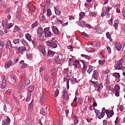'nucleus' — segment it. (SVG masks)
I'll return each mask as SVG.
<instances>
[{
  "label": "nucleus",
  "instance_id": "nucleus-1",
  "mask_svg": "<svg viewBox=\"0 0 125 125\" xmlns=\"http://www.w3.org/2000/svg\"><path fill=\"white\" fill-rule=\"evenodd\" d=\"M57 41L55 40L54 38H52L51 41H46V43L49 46H51V47L53 48H56L57 47Z\"/></svg>",
  "mask_w": 125,
  "mask_h": 125
},
{
  "label": "nucleus",
  "instance_id": "nucleus-2",
  "mask_svg": "<svg viewBox=\"0 0 125 125\" xmlns=\"http://www.w3.org/2000/svg\"><path fill=\"white\" fill-rule=\"evenodd\" d=\"M123 62H124L123 59L118 61L114 65L115 69L116 70H121V69H123Z\"/></svg>",
  "mask_w": 125,
  "mask_h": 125
},
{
  "label": "nucleus",
  "instance_id": "nucleus-3",
  "mask_svg": "<svg viewBox=\"0 0 125 125\" xmlns=\"http://www.w3.org/2000/svg\"><path fill=\"white\" fill-rule=\"evenodd\" d=\"M2 26L3 28H4L5 27L6 29H10V28H12V27H13V23H8L7 20H4L2 21Z\"/></svg>",
  "mask_w": 125,
  "mask_h": 125
},
{
  "label": "nucleus",
  "instance_id": "nucleus-4",
  "mask_svg": "<svg viewBox=\"0 0 125 125\" xmlns=\"http://www.w3.org/2000/svg\"><path fill=\"white\" fill-rule=\"evenodd\" d=\"M44 33L45 38H50V37L52 36V34L51 33V31H50L49 27L44 28Z\"/></svg>",
  "mask_w": 125,
  "mask_h": 125
},
{
  "label": "nucleus",
  "instance_id": "nucleus-5",
  "mask_svg": "<svg viewBox=\"0 0 125 125\" xmlns=\"http://www.w3.org/2000/svg\"><path fill=\"white\" fill-rule=\"evenodd\" d=\"M1 82L0 87L2 89L5 88V85H6V80H5V76L4 75H2L1 77Z\"/></svg>",
  "mask_w": 125,
  "mask_h": 125
},
{
  "label": "nucleus",
  "instance_id": "nucleus-6",
  "mask_svg": "<svg viewBox=\"0 0 125 125\" xmlns=\"http://www.w3.org/2000/svg\"><path fill=\"white\" fill-rule=\"evenodd\" d=\"M106 111V108L105 107H103L102 109L101 112H100V114L97 116V117L99 119V120H101L102 118H104V116H105V112Z\"/></svg>",
  "mask_w": 125,
  "mask_h": 125
},
{
  "label": "nucleus",
  "instance_id": "nucleus-7",
  "mask_svg": "<svg viewBox=\"0 0 125 125\" xmlns=\"http://www.w3.org/2000/svg\"><path fill=\"white\" fill-rule=\"evenodd\" d=\"M107 115V118H112L114 116V110L107 109L105 111Z\"/></svg>",
  "mask_w": 125,
  "mask_h": 125
},
{
  "label": "nucleus",
  "instance_id": "nucleus-8",
  "mask_svg": "<svg viewBox=\"0 0 125 125\" xmlns=\"http://www.w3.org/2000/svg\"><path fill=\"white\" fill-rule=\"evenodd\" d=\"M90 83H92L91 85L94 84V86L95 87H103V85H102V83H98V82H94L92 80H91Z\"/></svg>",
  "mask_w": 125,
  "mask_h": 125
},
{
  "label": "nucleus",
  "instance_id": "nucleus-9",
  "mask_svg": "<svg viewBox=\"0 0 125 125\" xmlns=\"http://www.w3.org/2000/svg\"><path fill=\"white\" fill-rule=\"evenodd\" d=\"M44 33V31L42 28H39L37 30V35L39 38H42V35Z\"/></svg>",
  "mask_w": 125,
  "mask_h": 125
},
{
  "label": "nucleus",
  "instance_id": "nucleus-10",
  "mask_svg": "<svg viewBox=\"0 0 125 125\" xmlns=\"http://www.w3.org/2000/svg\"><path fill=\"white\" fill-rule=\"evenodd\" d=\"M25 87H26L25 84L22 83V82L20 81L19 83V89L21 91V90H23V89H25Z\"/></svg>",
  "mask_w": 125,
  "mask_h": 125
},
{
  "label": "nucleus",
  "instance_id": "nucleus-11",
  "mask_svg": "<svg viewBox=\"0 0 125 125\" xmlns=\"http://www.w3.org/2000/svg\"><path fill=\"white\" fill-rule=\"evenodd\" d=\"M113 77H115L116 80H117V82L119 83L120 82V78H121V76L120 75V73L118 72H115L113 74Z\"/></svg>",
  "mask_w": 125,
  "mask_h": 125
},
{
  "label": "nucleus",
  "instance_id": "nucleus-12",
  "mask_svg": "<svg viewBox=\"0 0 125 125\" xmlns=\"http://www.w3.org/2000/svg\"><path fill=\"white\" fill-rule=\"evenodd\" d=\"M115 46L118 51H121V50L122 49V45H121V43L116 42H115Z\"/></svg>",
  "mask_w": 125,
  "mask_h": 125
},
{
  "label": "nucleus",
  "instance_id": "nucleus-13",
  "mask_svg": "<svg viewBox=\"0 0 125 125\" xmlns=\"http://www.w3.org/2000/svg\"><path fill=\"white\" fill-rule=\"evenodd\" d=\"M5 47H6V48H8L9 49H10L13 47V46H12V43H11V41H10V40H9L8 42H7Z\"/></svg>",
  "mask_w": 125,
  "mask_h": 125
},
{
  "label": "nucleus",
  "instance_id": "nucleus-14",
  "mask_svg": "<svg viewBox=\"0 0 125 125\" xmlns=\"http://www.w3.org/2000/svg\"><path fill=\"white\" fill-rule=\"evenodd\" d=\"M10 118L9 117H7V118L3 121V124L2 125H10V122H11Z\"/></svg>",
  "mask_w": 125,
  "mask_h": 125
},
{
  "label": "nucleus",
  "instance_id": "nucleus-15",
  "mask_svg": "<svg viewBox=\"0 0 125 125\" xmlns=\"http://www.w3.org/2000/svg\"><path fill=\"white\" fill-rule=\"evenodd\" d=\"M52 31L54 33V34H55V35H59V30H58V28H57V27L55 26H53L52 27Z\"/></svg>",
  "mask_w": 125,
  "mask_h": 125
},
{
  "label": "nucleus",
  "instance_id": "nucleus-16",
  "mask_svg": "<svg viewBox=\"0 0 125 125\" xmlns=\"http://www.w3.org/2000/svg\"><path fill=\"white\" fill-rule=\"evenodd\" d=\"M62 97L64 98L65 100H69V96L68 95V93H67V91L65 90H63L62 91Z\"/></svg>",
  "mask_w": 125,
  "mask_h": 125
},
{
  "label": "nucleus",
  "instance_id": "nucleus-17",
  "mask_svg": "<svg viewBox=\"0 0 125 125\" xmlns=\"http://www.w3.org/2000/svg\"><path fill=\"white\" fill-rule=\"evenodd\" d=\"M92 78H94V80H96V81L98 80V73H97V71L94 70Z\"/></svg>",
  "mask_w": 125,
  "mask_h": 125
},
{
  "label": "nucleus",
  "instance_id": "nucleus-18",
  "mask_svg": "<svg viewBox=\"0 0 125 125\" xmlns=\"http://www.w3.org/2000/svg\"><path fill=\"white\" fill-rule=\"evenodd\" d=\"M39 48L40 51H41L43 56H45V50L44 49V48L42 47V46H40Z\"/></svg>",
  "mask_w": 125,
  "mask_h": 125
},
{
  "label": "nucleus",
  "instance_id": "nucleus-19",
  "mask_svg": "<svg viewBox=\"0 0 125 125\" xmlns=\"http://www.w3.org/2000/svg\"><path fill=\"white\" fill-rule=\"evenodd\" d=\"M72 64L73 65L76 67V68H79V67H81V63H80V61H75V62Z\"/></svg>",
  "mask_w": 125,
  "mask_h": 125
},
{
  "label": "nucleus",
  "instance_id": "nucleus-20",
  "mask_svg": "<svg viewBox=\"0 0 125 125\" xmlns=\"http://www.w3.org/2000/svg\"><path fill=\"white\" fill-rule=\"evenodd\" d=\"M10 66H12V62H11V61H8L6 62L4 67L6 68H9Z\"/></svg>",
  "mask_w": 125,
  "mask_h": 125
},
{
  "label": "nucleus",
  "instance_id": "nucleus-21",
  "mask_svg": "<svg viewBox=\"0 0 125 125\" xmlns=\"http://www.w3.org/2000/svg\"><path fill=\"white\" fill-rule=\"evenodd\" d=\"M56 56H57L55 58V60L56 62H57V63L58 64H60L61 63V60H60V59H59V55H58V54H56Z\"/></svg>",
  "mask_w": 125,
  "mask_h": 125
},
{
  "label": "nucleus",
  "instance_id": "nucleus-22",
  "mask_svg": "<svg viewBox=\"0 0 125 125\" xmlns=\"http://www.w3.org/2000/svg\"><path fill=\"white\" fill-rule=\"evenodd\" d=\"M54 53H55V52L51 50H48L47 55L50 56V57H52L53 56H54Z\"/></svg>",
  "mask_w": 125,
  "mask_h": 125
},
{
  "label": "nucleus",
  "instance_id": "nucleus-23",
  "mask_svg": "<svg viewBox=\"0 0 125 125\" xmlns=\"http://www.w3.org/2000/svg\"><path fill=\"white\" fill-rule=\"evenodd\" d=\"M119 26V20H116L114 21V24L113 26L114 27L115 30H117V27Z\"/></svg>",
  "mask_w": 125,
  "mask_h": 125
},
{
  "label": "nucleus",
  "instance_id": "nucleus-24",
  "mask_svg": "<svg viewBox=\"0 0 125 125\" xmlns=\"http://www.w3.org/2000/svg\"><path fill=\"white\" fill-rule=\"evenodd\" d=\"M25 38L26 40L29 41V42H31V41H32V36H31V35L29 33L25 34Z\"/></svg>",
  "mask_w": 125,
  "mask_h": 125
},
{
  "label": "nucleus",
  "instance_id": "nucleus-25",
  "mask_svg": "<svg viewBox=\"0 0 125 125\" xmlns=\"http://www.w3.org/2000/svg\"><path fill=\"white\" fill-rule=\"evenodd\" d=\"M34 99H33L30 104L28 105V110H32L34 106Z\"/></svg>",
  "mask_w": 125,
  "mask_h": 125
},
{
  "label": "nucleus",
  "instance_id": "nucleus-26",
  "mask_svg": "<svg viewBox=\"0 0 125 125\" xmlns=\"http://www.w3.org/2000/svg\"><path fill=\"white\" fill-rule=\"evenodd\" d=\"M78 25L82 27V28H84V25H85V21H82L81 22H78Z\"/></svg>",
  "mask_w": 125,
  "mask_h": 125
},
{
  "label": "nucleus",
  "instance_id": "nucleus-27",
  "mask_svg": "<svg viewBox=\"0 0 125 125\" xmlns=\"http://www.w3.org/2000/svg\"><path fill=\"white\" fill-rule=\"evenodd\" d=\"M68 69H66L65 70V74H67L66 75V78L67 79V80H70V79H71V73H68Z\"/></svg>",
  "mask_w": 125,
  "mask_h": 125
},
{
  "label": "nucleus",
  "instance_id": "nucleus-28",
  "mask_svg": "<svg viewBox=\"0 0 125 125\" xmlns=\"http://www.w3.org/2000/svg\"><path fill=\"white\" fill-rule=\"evenodd\" d=\"M79 16H80L79 20H82V19H83V17L85 16V14L83 12H81L79 14Z\"/></svg>",
  "mask_w": 125,
  "mask_h": 125
},
{
  "label": "nucleus",
  "instance_id": "nucleus-29",
  "mask_svg": "<svg viewBox=\"0 0 125 125\" xmlns=\"http://www.w3.org/2000/svg\"><path fill=\"white\" fill-rule=\"evenodd\" d=\"M11 77V80L12 81V82L15 83H16V78H15V76H14V75L12 74L10 76Z\"/></svg>",
  "mask_w": 125,
  "mask_h": 125
},
{
  "label": "nucleus",
  "instance_id": "nucleus-30",
  "mask_svg": "<svg viewBox=\"0 0 125 125\" xmlns=\"http://www.w3.org/2000/svg\"><path fill=\"white\" fill-rule=\"evenodd\" d=\"M34 86H30L28 87V92L29 94H31L33 91H34Z\"/></svg>",
  "mask_w": 125,
  "mask_h": 125
},
{
  "label": "nucleus",
  "instance_id": "nucleus-31",
  "mask_svg": "<svg viewBox=\"0 0 125 125\" xmlns=\"http://www.w3.org/2000/svg\"><path fill=\"white\" fill-rule=\"evenodd\" d=\"M45 20V16L43 14H41L40 15V21H42Z\"/></svg>",
  "mask_w": 125,
  "mask_h": 125
},
{
  "label": "nucleus",
  "instance_id": "nucleus-32",
  "mask_svg": "<svg viewBox=\"0 0 125 125\" xmlns=\"http://www.w3.org/2000/svg\"><path fill=\"white\" fill-rule=\"evenodd\" d=\"M39 25V22L38 21H36L34 23H33L31 25L32 29H34L35 28V27H37Z\"/></svg>",
  "mask_w": 125,
  "mask_h": 125
},
{
  "label": "nucleus",
  "instance_id": "nucleus-33",
  "mask_svg": "<svg viewBox=\"0 0 125 125\" xmlns=\"http://www.w3.org/2000/svg\"><path fill=\"white\" fill-rule=\"evenodd\" d=\"M26 47H25L24 46H23L22 47H21V54H24V53L25 52V51H26Z\"/></svg>",
  "mask_w": 125,
  "mask_h": 125
},
{
  "label": "nucleus",
  "instance_id": "nucleus-34",
  "mask_svg": "<svg viewBox=\"0 0 125 125\" xmlns=\"http://www.w3.org/2000/svg\"><path fill=\"white\" fill-rule=\"evenodd\" d=\"M70 81H71V83H72V84L77 83V78H71L70 79Z\"/></svg>",
  "mask_w": 125,
  "mask_h": 125
},
{
  "label": "nucleus",
  "instance_id": "nucleus-35",
  "mask_svg": "<svg viewBox=\"0 0 125 125\" xmlns=\"http://www.w3.org/2000/svg\"><path fill=\"white\" fill-rule=\"evenodd\" d=\"M55 72H56V68L55 67L52 66L50 71L51 74L52 75V74H54Z\"/></svg>",
  "mask_w": 125,
  "mask_h": 125
},
{
  "label": "nucleus",
  "instance_id": "nucleus-36",
  "mask_svg": "<svg viewBox=\"0 0 125 125\" xmlns=\"http://www.w3.org/2000/svg\"><path fill=\"white\" fill-rule=\"evenodd\" d=\"M81 56L82 57H84L85 59H87L88 60H90L91 58L88 55H84V54H81Z\"/></svg>",
  "mask_w": 125,
  "mask_h": 125
},
{
  "label": "nucleus",
  "instance_id": "nucleus-37",
  "mask_svg": "<svg viewBox=\"0 0 125 125\" xmlns=\"http://www.w3.org/2000/svg\"><path fill=\"white\" fill-rule=\"evenodd\" d=\"M96 32L98 33V34H102V33H103V31L102 30V29H101V28H100V27L96 28Z\"/></svg>",
  "mask_w": 125,
  "mask_h": 125
},
{
  "label": "nucleus",
  "instance_id": "nucleus-38",
  "mask_svg": "<svg viewBox=\"0 0 125 125\" xmlns=\"http://www.w3.org/2000/svg\"><path fill=\"white\" fill-rule=\"evenodd\" d=\"M44 100V92H42V96L40 97V102H43Z\"/></svg>",
  "mask_w": 125,
  "mask_h": 125
},
{
  "label": "nucleus",
  "instance_id": "nucleus-39",
  "mask_svg": "<svg viewBox=\"0 0 125 125\" xmlns=\"http://www.w3.org/2000/svg\"><path fill=\"white\" fill-rule=\"evenodd\" d=\"M74 124L75 125H77V124H79V120H78V117L76 115H74Z\"/></svg>",
  "mask_w": 125,
  "mask_h": 125
},
{
  "label": "nucleus",
  "instance_id": "nucleus-40",
  "mask_svg": "<svg viewBox=\"0 0 125 125\" xmlns=\"http://www.w3.org/2000/svg\"><path fill=\"white\" fill-rule=\"evenodd\" d=\"M106 36L107 39H108L110 41L112 40V38L111 37V35H110V33L109 32H107L106 33Z\"/></svg>",
  "mask_w": 125,
  "mask_h": 125
},
{
  "label": "nucleus",
  "instance_id": "nucleus-41",
  "mask_svg": "<svg viewBox=\"0 0 125 125\" xmlns=\"http://www.w3.org/2000/svg\"><path fill=\"white\" fill-rule=\"evenodd\" d=\"M55 11L57 15H60L61 14V11L58 9L55 8Z\"/></svg>",
  "mask_w": 125,
  "mask_h": 125
},
{
  "label": "nucleus",
  "instance_id": "nucleus-42",
  "mask_svg": "<svg viewBox=\"0 0 125 125\" xmlns=\"http://www.w3.org/2000/svg\"><path fill=\"white\" fill-rule=\"evenodd\" d=\"M114 90L115 91H119L120 90V85H116L114 86Z\"/></svg>",
  "mask_w": 125,
  "mask_h": 125
},
{
  "label": "nucleus",
  "instance_id": "nucleus-43",
  "mask_svg": "<svg viewBox=\"0 0 125 125\" xmlns=\"http://www.w3.org/2000/svg\"><path fill=\"white\" fill-rule=\"evenodd\" d=\"M13 42H14V43H15V44H17V43H19V42H20V39H17L16 40H14L13 41Z\"/></svg>",
  "mask_w": 125,
  "mask_h": 125
},
{
  "label": "nucleus",
  "instance_id": "nucleus-44",
  "mask_svg": "<svg viewBox=\"0 0 125 125\" xmlns=\"http://www.w3.org/2000/svg\"><path fill=\"white\" fill-rule=\"evenodd\" d=\"M87 72L89 74H90V73H91L92 72V67H91V66H90V65L89 66V68L87 70Z\"/></svg>",
  "mask_w": 125,
  "mask_h": 125
},
{
  "label": "nucleus",
  "instance_id": "nucleus-45",
  "mask_svg": "<svg viewBox=\"0 0 125 125\" xmlns=\"http://www.w3.org/2000/svg\"><path fill=\"white\" fill-rule=\"evenodd\" d=\"M47 15L48 17L51 15V11L50 10V9H48L47 10Z\"/></svg>",
  "mask_w": 125,
  "mask_h": 125
},
{
  "label": "nucleus",
  "instance_id": "nucleus-46",
  "mask_svg": "<svg viewBox=\"0 0 125 125\" xmlns=\"http://www.w3.org/2000/svg\"><path fill=\"white\" fill-rule=\"evenodd\" d=\"M40 114H42L43 116H46V113H45V112L43 111V109L42 108L40 110Z\"/></svg>",
  "mask_w": 125,
  "mask_h": 125
},
{
  "label": "nucleus",
  "instance_id": "nucleus-47",
  "mask_svg": "<svg viewBox=\"0 0 125 125\" xmlns=\"http://www.w3.org/2000/svg\"><path fill=\"white\" fill-rule=\"evenodd\" d=\"M31 100V94L28 93V95L26 98V102H29Z\"/></svg>",
  "mask_w": 125,
  "mask_h": 125
},
{
  "label": "nucleus",
  "instance_id": "nucleus-48",
  "mask_svg": "<svg viewBox=\"0 0 125 125\" xmlns=\"http://www.w3.org/2000/svg\"><path fill=\"white\" fill-rule=\"evenodd\" d=\"M21 43H22V44L23 45H25L26 46H27V45H28V42H27L25 40H22L21 41Z\"/></svg>",
  "mask_w": 125,
  "mask_h": 125
},
{
  "label": "nucleus",
  "instance_id": "nucleus-49",
  "mask_svg": "<svg viewBox=\"0 0 125 125\" xmlns=\"http://www.w3.org/2000/svg\"><path fill=\"white\" fill-rule=\"evenodd\" d=\"M94 112L96 113V117H97L98 116V115H99V114H100V111H99L98 109H95L94 110Z\"/></svg>",
  "mask_w": 125,
  "mask_h": 125
},
{
  "label": "nucleus",
  "instance_id": "nucleus-50",
  "mask_svg": "<svg viewBox=\"0 0 125 125\" xmlns=\"http://www.w3.org/2000/svg\"><path fill=\"white\" fill-rule=\"evenodd\" d=\"M104 63H105V60H99V63L100 65H104Z\"/></svg>",
  "mask_w": 125,
  "mask_h": 125
},
{
  "label": "nucleus",
  "instance_id": "nucleus-51",
  "mask_svg": "<svg viewBox=\"0 0 125 125\" xmlns=\"http://www.w3.org/2000/svg\"><path fill=\"white\" fill-rule=\"evenodd\" d=\"M59 90H58V89H57L55 92V97H57V96L59 95Z\"/></svg>",
  "mask_w": 125,
  "mask_h": 125
},
{
  "label": "nucleus",
  "instance_id": "nucleus-52",
  "mask_svg": "<svg viewBox=\"0 0 125 125\" xmlns=\"http://www.w3.org/2000/svg\"><path fill=\"white\" fill-rule=\"evenodd\" d=\"M30 83V80H26L24 81V84L25 85H28Z\"/></svg>",
  "mask_w": 125,
  "mask_h": 125
},
{
  "label": "nucleus",
  "instance_id": "nucleus-53",
  "mask_svg": "<svg viewBox=\"0 0 125 125\" xmlns=\"http://www.w3.org/2000/svg\"><path fill=\"white\" fill-rule=\"evenodd\" d=\"M82 35H83V37H85V38H86V39H88V38H89V36H88V35L85 32L82 33Z\"/></svg>",
  "mask_w": 125,
  "mask_h": 125
},
{
  "label": "nucleus",
  "instance_id": "nucleus-54",
  "mask_svg": "<svg viewBox=\"0 0 125 125\" xmlns=\"http://www.w3.org/2000/svg\"><path fill=\"white\" fill-rule=\"evenodd\" d=\"M28 67V65L23 63L21 66V69H24V68H27Z\"/></svg>",
  "mask_w": 125,
  "mask_h": 125
},
{
  "label": "nucleus",
  "instance_id": "nucleus-55",
  "mask_svg": "<svg viewBox=\"0 0 125 125\" xmlns=\"http://www.w3.org/2000/svg\"><path fill=\"white\" fill-rule=\"evenodd\" d=\"M70 82V80H67L66 81V87L67 89H69L70 88V86L69 85V82Z\"/></svg>",
  "mask_w": 125,
  "mask_h": 125
},
{
  "label": "nucleus",
  "instance_id": "nucleus-56",
  "mask_svg": "<svg viewBox=\"0 0 125 125\" xmlns=\"http://www.w3.org/2000/svg\"><path fill=\"white\" fill-rule=\"evenodd\" d=\"M90 16L91 17H96V14L94 13H90Z\"/></svg>",
  "mask_w": 125,
  "mask_h": 125
},
{
  "label": "nucleus",
  "instance_id": "nucleus-57",
  "mask_svg": "<svg viewBox=\"0 0 125 125\" xmlns=\"http://www.w3.org/2000/svg\"><path fill=\"white\" fill-rule=\"evenodd\" d=\"M115 94L116 97H119V96H120V93L118 91H115Z\"/></svg>",
  "mask_w": 125,
  "mask_h": 125
},
{
  "label": "nucleus",
  "instance_id": "nucleus-58",
  "mask_svg": "<svg viewBox=\"0 0 125 125\" xmlns=\"http://www.w3.org/2000/svg\"><path fill=\"white\" fill-rule=\"evenodd\" d=\"M74 59L70 58L69 59L68 62H69V64L70 65V64H71V63H73V62H74Z\"/></svg>",
  "mask_w": 125,
  "mask_h": 125
},
{
  "label": "nucleus",
  "instance_id": "nucleus-59",
  "mask_svg": "<svg viewBox=\"0 0 125 125\" xmlns=\"http://www.w3.org/2000/svg\"><path fill=\"white\" fill-rule=\"evenodd\" d=\"M83 64V69L84 70H86V68H87V67L86 66V65H85V63L84 62H82Z\"/></svg>",
  "mask_w": 125,
  "mask_h": 125
},
{
  "label": "nucleus",
  "instance_id": "nucleus-60",
  "mask_svg": "<svg viewBox=\"0 0 125 125\" xmlns=\"http://www.w3.org/2000/svg\"><path fill=\"white\" fill-rule=\"evenodd\" d=\"M109 24L110 25V26H112L113 25V19L111 18L110 21H109Z\"/></svg>",
  "mask_w": 125,
  "mask_h": 125
},
{
  "label": "nucleus",
  "instance_id": "nucleus-61",
  "mask_svg": "<svg viewBox=\"0 0 125 125\" xmlns=\"http://www.w3.org/2000/svg\"><path fill=\"white\" fill-rule=\"evenodd\" d=\"M48 79H49L48 75H45L44 76V80L45 81H46V82H47V81H48Z\"/></svg>",
  "mask_w": 125,
  "mask_h": 125
},
{
  "label": "nucleus",
  "instance_id": "nucleus-62",
  "mask_svg": "<svg viewBox=\"0 0 125 125\" xmlns=\"http://www.w3.org/2000/svg\"><path fill=\"white\" fill-rule=\"evenodd\" d=\"M119 109L120 111H124V106H123L122 105H121L119 106Z\"/></svg>",
  "mask_w": 125,
  "mask_h": 125
},
{
  "label": "nucleus",
  "instance_id": "nucleus-63",
  "mask_svg": "<svg viewBox=\"0 0 125 125\" xmlns=\"http://www.w3.org/2000/svg\"><path fill=\"white\" fill-rule=\"evenodd\" d=\"M107 12L106 11H104V12L102 14V16L103 17L104 16H106V14H107Z\"/></svg>",
  "mask_w": 125,
  "mask_h": 125
},
{
  "label": "nucleus",
  "instance_id": "nucleus-64",
  "mask_svg": "<svg viewBox=\"0 0 125 125\" xmlns=\"http://www.w3.org/2000/svg\"><path fill=\"white\" fill-rule=\"evenodd\" d=\"M103 125H107V120H104L103 121Z\"/></svg>",
  "mask_w": 125,
  "mask_h": 125
}]
</instances>
